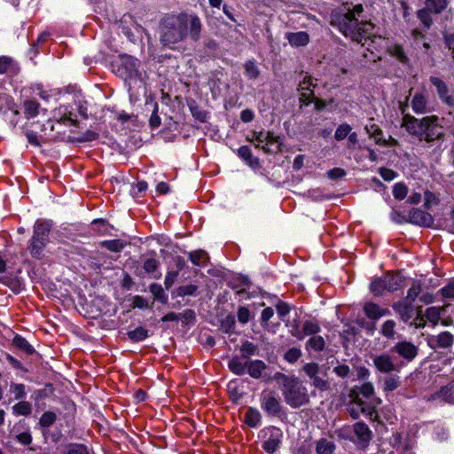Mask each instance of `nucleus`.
Returning a JSON list of instances; mask_svg holds the SVG:
<instances>
[{
	"label": "nucleus",
	"mask_w": 454,
	"mask_h": 454,
	"mask_svg": "<svg viewBox=\"0 0 454 454\" xmlns=\"http://www.w3.org/2000/svg\"><path fill=\"white\" fill-rule=\"evenodd\" d=\"M390 353L397 354L403 361L412 362L419 355V348L408 340L396 342L391 348Z\"/></svg>",
	"instance_id": "10"
},
{
	"label": "nucleus",
	"mask_w": 454,
	"mask_h": 454,
	"mask_svg": "<svg viewBox=\"0 0 454 454\" xmlns=\"http://www.w3.org/2000/svg\"><path fill=\"white\" fill-rule=\"evenodd\" d=\"M189 259L194 265L204 267L206 266L207 254L203 250H196L189 253Z\"/></svg>",
	"instance_id": "42"
},
{
	"label": "nucleus",
	"mask_w": 454,
	"mask_h": 454,
	"mask_svg": "<svg viewBox=\"0 0 454 454\" xmlns=\"http://www.w3.org/2000/svg\"><path fill=\"white\" fill-rule=\"evenodd\" d=\"M364 406L365 404L348 403L347 411L352 419H356L361 414H364Z\"/></svg>",
	"instance_id": "57"
},
{
	"label": "nucleus",
	"mask_w": 454,
	"mask_h": 454,
	"mask_svg": "<svg viewBox=\"0 0 454 454\" xmlns=\"http://www.w3.org/2000/svg\"><path fill=\"white\" fill-rule=\"evenodd\" d=\"M273 379L282 386L285 401L292 408L297 409L309 403L308 389L298 378L276 372Z\"/></svg>",
	"instance_id": "4"
},
{
	"label": "nucleus",
	"mask_w": 454,
	"mask_h": 454,
	"mask_svg": "<svg viewBox=\"0 0 454 454\" xmlns=\"http://www.w3.org/2000/svg\"><path fill=\"white\" fill-rule=\"evenodd\" d=\"M431 13H433V12L427 7L419 9L417 12V18L420 20L424 27L427 29H429L434 23Z\"/></svg>",
	"instance_id": "38"
},
{
	"label": "nucleus",
	"mask_w": 454,
	"mask_h": 454,
	"mask_svg": "<svg viewBox=\"0 0 454 454\" xmlns=\"http://www.w3.org/2000/svg\"><path fill=\"white\" fill-rule=\"evenodd\" d=\"M301 356V351L297 348H289L285 354V359L289 363H295Z\"/></svg>",
	"instance_id": "64"
},
{
	"label": "nucleus",
	"mask_w": 454,
	"mask_h": 454,
	"mask_svg": "<svg viewBox=\"0 0 454 454\" xmlns=\"http://www.w3.org/2000/svg\"><path fill=\"white\" fill-rule=\"evenodd\" d=\"M454 343V337L453 335L445 331L442 332L436 336H432L429 340V345L433 348H449L452 347Z\"/></svg>",
	"instance_id": "14"
},
{
	"label": "nucleus",
	"mask_w": 454,
	"mask_h": 454,
	"mask_svg": "<svg viewBox=\"0 0 454 454\" xmlns=\"http://www.w3.org/2000/svg\"><path fill=\"white\" fill-rule=\"evenodd\" d=\"M48 128L50 131H53L54 126L50 120L45 124L31 122L26 129L25 135L31 145L40 146L42 140L51 138V134L47 132Z\"/></svg>",
	"instance_id": "7"
},
{
	"label": "nucleus",
	"mask_w": 454,
	"mask_h": 454,
	"mask_svg": "<svg viewBox=\"0 0 454 454\" xmlns=\"http://www.w3.org/2000/svg\"><path fill=\"white\" fill-rule=\"evenodd\" d=\"M249 359L242 356H234L228 362V367L236 375H243L247 372Z\"/></svg>",
	"instance_id": "17"
},
{
	"label": "nucleus",
	"mask_w": 454,
	"mask_h": 454,
	"mask_svg": "<svg viewBox=\"0 0 454 454\" xmlns=\"http://www.w3.org/2000/svg\"><path fill=\"white\" fill-rule=\"evenodd\" d=\"M319 369V364L315 362L307 363L302 367V371L309 378L314 377L316 374H318Z\"/></svg>",
	"instance_id": "62"
},
{
	"label": "nucleus",
	"mask_w": 454,
	"mask_h": 454,
	"mask_svg": "<svg viewBox=\"0 0 454 454\" xmlns=\"http://www.w3.org/2000/svg\"><path fill=\"white\" fill-rule=\"evenodd\" d=\"M262 150L268 154L281 153V143L279 137L275 136L273 132H266L265 145H262Z\"/></svg>",
	"instance_id": "19"
},
{
	"label": "nucleus",
	"mask_w": 454,
	"mask_h": 454,
	"mask_svg": "<svg viewBox=\"0 0 454 454\" xmlns=\"http://www.w3.org/2000/svg\"><path fill=\"white\" fill-rule=\"evenodd\" d=\"M57 415L53 411H45L39 419L42 427H49L55 423Z\"/></svg>",
	"instance_id": "54"
},
{
	"label": "nucleus",
	"mask_w": 454,
	"mask_h": 454,
	"mask_svg": "<svg viewBox=\"0 0 454 454\" xmlns=\"http://www.w3.org/2000/svg\"><path fill=\"white\" fill-rule=\"evenodd\" d=\"M335 450V444L325 438L320 439L317 443L316 451L317 454H332Z\"/></svg>",
	"instance_id": "43"
},
{
	"label": "nucleus",
	"mask_w": 454,
	"mask_h": 454,
	"mask_svg": "<svg viewBox=\"0 0 454 454\" xmlns=\"http://www.w3.org/2000/svg\"><path fill=\"white\" fill-rule=\"evenodd\" d=\"M12 412L17 416H28L32 413V405L27 401H20L12 406Z\"/></svg>",
	"instance_id": "41"
},
{
	"label": "nucleus",
	"mask_w": 454,
	"mask_h": 454,
	"mask_svg": "<svg viewBox=\"0 0 454 454\" xmlns=\"http://www.w3.org/2000/svg\"><path fill=\"white\" fill-rule=\"evenodd\" d=\"M364 312L366 317L373 321L380 319L381 317L390 314L388 309H381L378 304L369 301L364 305Z\"/></svg>",
	"instance_id": "20"
},
{
	"label": "nucleus",
	"mask_w": 454,
	"mask_h": 454,
	"mask_svg": "<svg viewBox=\"0 0 454 454\" xmlns=\"http://www.w3.org/2000/svg\"><path fill=\"white\" fill-rule=\"evenodd\" d=\"M421 284L419 281H413L412 286L409 288L407 292L406 301L407 302L412 304V302L419 297L421 293Z\"/></svg>",
	"instance_id": "48"
},
{
	"label": "nucleus",
	"mask_w": 454,
	"mask_h": 454,
	"mask_svg": "<svg viewBox=\"0 0 454 454\" xmlns=\"http://www.w3.org/2000/svg\"><path fill=\"white\" fill-rule=\"evenodd\" d=\"M370 290L373 295L381 296L386 291L388 292V287L386 280L381 277L376 278L371 282Z\"/></svg>",
	"instance_id": "34"
},
{
	"label": "nucleus",
	"mask_w": 454,
	"mask_h": 454,
	"mask_svg": "<svg viewBox=\"0 0 454 454\" xmlns=\"http://www.w3.org/2000/svg\"><path fill=\"white\" fill-rule=\"evenodd\" d=\"M235 325L236 320L233 315H228L221 321V329L226 333H234Z\"/></svg>",
	"instance_id": "52"
},
{
	"label": "nucleus",
	"mask_w": 454,
	"mask_h": 454,
	"mask_svg": "<svg viewBox=\"0 0 454 454\" xmlns=\"http://www.w3.org/2000/svg\"><path fill=\"white\" fill-rule=\"evenodd\" d=\"M392 308L395 312L399 315L400 319L404 323L409 322L413 317L414 311L412 304L405 301L395 302Z\"/></svg>",
	"instance_id": "16"
},
{
	"label": "nucleus",
	"mask_w": 454,
	"mask_h": 454,
	"mask_svg": "<svg viewBox=\"0 0 454 454\" xmlns=\"http://www.w3.org/2000/svg\"><path fill=\"white\" fill-rule=\"evenodd\" d=\"M140 60L130 55H121L115 73L118 76L128 80H141L142 72L140 71Z\"/></svg>",
	"instance_id": "6"
},
{
	"label": "nucleus",
	"mask_w": 454,
	"mask_h": 454,
	"mask_svg": "<svg viewBox=\"0 0 454 454\" xmlns=\"http://www.w3.org/2000/svg\"><path fill=\"white\" fill-rule=\"evenodd\" d=\"M409 222L424 227H430L434 223L433 216L419 208H413L409 213Z\"/></svg>",
	"instance_id": "13"
},
{
	"label": "nucleus",
	"mask_w": 454,
	"mask_h": 454,
	"mask_svg": "<svg viewBox=\"0 0 454 454\" xmlns=\"http://www.w3.org/2000/svg\"><path fill=\"white\" fill-rule=\"evenodd\" d=\"M262 420V415L258 410L249 407L245 413V423L250 427H257Z\"/></svg>",
	"instance_id": "31"
},
{
	"label": "nucleus",
	"mask_w": 454,
	"mask_h": 454,
	"mask_svg": "<svg viewBox=\"0 0 454 454\" xmlns=\"http://www.w3.org/2000/svg\"><path fill=\"white\" fill-rule=\"evenodd\" d=\"M372 362L375 368L381 373L390 374L393 372L399 371L400 365L395 363L394 358L389 353L374 356Z\"/></svg>",
	"instance_id": "11"
},
{
	"label": "nucleus",
	"mask_w": 454,
	"mask_h": 454,
	"mask_svg": "<svg viewBox=\"0 0 454 454\" xmlns=\"http://www.w3.org/2000/svg\"><path fill=\"white\" fill-rule=\"evenodd\" d=\"M266 368H267V365L262 360L249 359L247 372L253 379H260L262 377V373Z\"/></svg>",
	"instance_id": "25"
},
{
	"label": "nucleus",
	"mask_w": 454,
	"mask_h": 454,
	"mask_svg": "<svg viewBox=\"0 0 454 454\" xmlns=\"http://www.w3.org/2000/svg\"><path fill=\"white\" fill-rule=\"evenodd\" d=\"M387 53L395 58L402 64H408L409 58L407 57L402 45L395 43L387 48Z\"/></svg>",
	"instance_id": "33"
},
{
	"label": "nucleus",
	"mask_w": 454,
	"mask_h": 454,
	"mask_svg": "<svg viewBox=\"0 0 454 454\" xmlns=\"http://www.w3.org/2000/svg\"><path fill=\"white\" fill-rule=\"evenodd\" d=\"M60 117L58 122L63 123V124H69L73 126L78 125V121L75 118H73V113L71 111H68L67 107H60L59 109Z\"/></svg>",
	"instance_id": "44"
},
{
	"label": "nucleus",
	"mask_w": 454,
	"mask_h": 454,
	"mask_svg": "<svg viewBox=\"0 0 454 454\" xmlns=\"http://www.w3.org/2000/svg\"><path fill=\"white\" fill-rule=\"evenodd\" d=\"M151 103L153 106V113L151 114L149 122H150V126L153 129H156V128L160 127V125L161 123L160 118V116L158 114L159 105H158L157 102H153V100L151 101Z\"/></svg>",
	"instance_id": "61"
},
{
	"label": "nucleus",
	"mask_w": 454,
	"mask_h": 454,
	"mask_svg": "<svg viewBox=\"0 0 454 454\" xmlns=\"http://www.w3.org/2000/svg\"><path fill=\"white\" fill-rule=\"evenodd\" d=\"M382 278L387 284L388 292H395L404 286L405 278L400 272L388 270Z\"/></svg>",
	"instance_id": "15"
},
{
	"label": "nucleus",
	"mask_w": 454,
	"mask_h": 454,
	"mask_svg": "<svg viewBox=\"0 0 454 454\" xmlns=\"http://www.w3.org/2000/svg\"><path fill=\"white\" fill-rule=\"evenodd\" d=\"M18 71L19 67L12 58L7 56L0 57V74L13 75Z\"/></svg>",
	"instance_id": "29"
},
{
	"label": "nucleus",
	"mask_w": 454,
	"mask_h": 454,
	"mask_svg": "<svg viewBox=\"0 0 454 454\" xmlns=\"http://www.w3.org/2000/svg\"><path fill=\"white\" fill-rule=\"evenodd\" d=\"M149 290L153 295L154 300H156L157 301L160 302L163 305L168 303V297L165 294V291L160 285L157 283H153L149 286Z\"/></svg>",
	"instance_id": "36"
},
{
	"label": "nucleus",
	"mask_w": 454,
	"mask_h": 454,
	"mask_svg": "<svg viewBox=\"0 0 454 454\" xmlns=\"http://www.w3.org/2000/svg\"><path fill=\"white\" fill-rule=\"evenodd\" d=\"M321 332V327L317 320L311 319V320H305L302 322L301 325V333L304 335V338L306 336H315L317 335Z\"/></svg>",
	"instance_id": "30"
},
{
	"label": "nucleus",
	"mask_w": 454,
	"mask_h": 454,
	"mask_svg": "<svg viewBox=\"0 0 454 454\" xmlns=\"http://www.w3.org/2000/svg\"><path fill=\"white\" fill-rule=\"evenodd\" d=\"M9 392L11 395H13V399H23L27 395L26 386L22 383L12 382Z\"/></svg>",
	"instance_id": "45"
},
{
	"label": "nucleus",
	"mask_w": 454,
	"mask_h": 454,
	"mask_svg": "<svg viewBox=\"0 0 454 454\" xmlns=\"http://www.w3.org/2000/svg\"><path fill=\"white\" fill-rule=\"evenodd\" d=\"M203 24L195 13L169 12L164 14L159 22V40L163 47L175 49V45L190 37L192 42L201 38Z\"/></svg>",
	"instance_id": "1"
},
{
	"label": "nucleus",
	"mask_w": 454,
	"mask_h": 454,
	"mask_svg": "<svg viewBox=\"0 0 454 454\" xmlns=\"http://www.w3.org/2000/svg\"><path fill=\"white\" fill-rule=\"evenodd\" d=\"M238 155L253 168H256L260 165L258 158L253 156L252 151L247 145L240 146L238 149Z\"/></svg>",
	"instance_id": "28"
},
{
	"label": "nucleus",
	"mask_w": 454,
	"mask_h": 454,
	"mask_svg": "<svg viewBox=\"0 0 454 454\" xmlns=\"http://www.w3.org/2000/svg\"><path fill=\"white\" fill-rule=\"evenodd\" d=\"M240 352L242 356L249 359L251 356H254L258 353V348L253 342L246 340L240 347Z\"/></svg>",
	"instance_id": "47"
},
{
	"label": "nucleus",
	"mask_w": 454,
	"mask_h": 454,
	"mask_svg": "<svg viewBox=\"0 0 454 454\" xmlns=\"http://www.w3.org/2000/svg\"><path fill=\"white\" fill-rule=\"evenodd\" d=\"M198 290V286L195 285H188V286H182L176 288V294L177 296L184 297V296H192L196 294Z\"/></svg>",
	"instance_id": "58"
},
{
	"label": "nucleus",
	"mask_w": 454,
	"mask_h": 454,
	"mask_svg": "<svg viewBox=\"0 0 454 454\" xmlns=\"http://www.w3.org/2000/svg\"><path fill=\"white\" fill-rule=\"evenodd\" d=\"M412 90H413V89L411 88L410 90H409V96H407L405 98L404 101H399L398 102V108H399V111H400L401 114H402L401 127L405 129L406 131H407L408 125H411L410 123V121H408L409 118H416L415 116H413L411 114L407 113V110H408V107H409V100H410V98L411 96Z\"/></svg>",
	"instance_id": "26"
},
{
	"label": "nucleus",
	"mask_w": 454,
	"mask_h": 454,
	"mask_svg": "<svg viewBox=\"0 0 454 454\" xmlns=\"http://www.w3.org/2000/svg\"><path fill=\"white\" fill-rule=\"evenodd\" d=\"M190 111L193 118L200 122H206L207 121V112L202 109L200 106L194 103L189 106Z\"/></svg>",
	"instance_id": "49"
},
{
	"label": "nucleus",
	"mask_w": 454,
	"mask_h": 454,
	"mask_svg": "<svg viewBox=\"0 0 454 454\" xmlns=\"http://www.w3.org/2000/svg\"><path fill=\"white\" fill-rule=\"evenodd\" d=\"M449 0H426V7L434 14L442 13L449 5Z\"/></svg>",
	"instance_id": "37"
},
{
	"label": "nucleus",
	"mask_w": 454,
	"mask_h": 454,
	"mask_svg": "<svg viewBox=\"0 0 454 454\" xmlns=\"http://www.w3.org/2000/svg\"><path fill=\"white\" fill-rule=\"evenodd\" d=\"M160 262L155 258H148L144 262L143 269L146 273H153L158 270Z\"/></svg>",
	"instance_id": "63"
},
{
	"label": "nucleus",
	"mask_w": 454,
	"mask_h": 454,
	"mask_svg": "<svg viewBox=\"0 0 454 454\" xmlns=\"http://www.w3.org/2000/svg\"><path fill=\"white\" fill-rule=\"evenodd\" d=\"M23 114L27 119L36 117L41 110V106L35 98H27L22 103Z\"/></svg>",
	"instance_id": "23"
},
{
	"label": "nucleus",
	"mask_w": 454,
	"mask_h": 454,
	"mask_svg": "<svg viewBox=\"0 0 454 454\" xmlns=\"http://www.w3.org/2000/svg\"><path fill=\"white\" fill-rule=\"evenodd\" d=\"M366 133L370 137L373 138L377 145L383 142V132L382 129L375 123L365 126Z\"/></svg>",
	"instance_id": "39"
},
{
	"label": "nucleus",
	"mask_w": 454,
	"mask_h": 454,
	"mask_svg": "<svg viewBox=\"0 0 454 454\" xmlns=\"http://www.w3.org/2000/svg\"><path fill=\"white\" fill-rule=\"evenodd\" d=\"M262 433L264 439L262 445V449L268 454H274L280 447L283 432L280 428L271 426L266 427Z\"/></svg>",
	"instance_id": "8"
},
{
	"label": "nucleus",
	"mask_w": 454,
	"mask_h": 454,
	"mask_svg": "<svg viewBox=\"0 0 454 454\" xmlns=\"http://www.w3.org/2000/svg\"><path fill=\"white\" fill-rule=\"evenodd\" d=\"M411 106L416 114H424L429 112L427 98L423 92H417L411 99Z\"/></svg>",
	"instance_id": "18"
},
{
	"label": "nucleus",
	"mask_w": 454,
	"mask_h": 454,
	"mask_svg": "<svg viewBox=\"0 0 454 454\" xmlns=\"http://www.w3.org/2000/svg\"><path fill=\"white\" fill-rule=\"evenodd\" d=\"M407 192H408V188L404 184L397 183L394 185L393 195L396 200H403L406 197Z\"/></svg>",
	"instance_id": "59"
},
{
	"label": "nucleus",
	"mask_w": 454,
	"mask_h": 454,
	"mask_svg": "<svg viewBox=\"0 0 454 454\" xmlns=\"http://www.w3.org/2000/svg\"><path fill=\"white\" fill-rule=\"evenodd\" d=\"M51 228L52 223L50 221L35 222L33 235L27 246V250L33 258L41 260L45 256V248L50 242L49 235Z\"/></svg>",
	"instance_id": "5"
},
{
	"label": "nucleus",
	"mask_w": 454,
	"mask_h": 454,
	"mask_svg": "<svg viewBox=\"0 0 454 454\" xmlns=\"http://www.w3.org/2000/svg\"><path fill=\"white\" fill-rule=\"evenodd\" d=\"M100 246L112 252H120L123 249L124 244L121 239H112L102 241Z\"/></svg>",
	"instance_id": "50"
},
{
	"label": "nucleus",
	"mask_w": 454,
	"mask_h": 454,
	"mask_svg": "<svg viewBox=\"0 0 454 454\" xmlns=\"http://www.w3.org/2000/svg\"><path fill=\"white\" fill-rule=\"evenodd\" d=\"M261 407L267 415L271 417L279 416L282 406L279 398L275 392L263 391L261 395Z\"/></svg>",
	"instance_id": "9"
},
{
	"label": "nucleus",
	"mask_w": 454,
	"mask_h": 454,
	"mask_svg": "<svg viewBox=\"0 0 454 454\" xmlns=\"http://www.w3.org/2000/svg\"><path fill=\"white\" fill-rule=\"evenodd\" d=\"M12 345L26 355H33L35 353V349L28 343V341L19 334L15 335L13 338Z\"/></svg>",
	"instance_id": "32"
},
{
	"label": "nucleus",
	"mask_w": 454,
	"mask_h": 454,
	"mask_svg": "<svg viewBox=\"0 0 454 454\" xmlns=\"http://www.w3.org/2000/svg\"><path fill=\"white\" fill-rule=\"evenodd\" d=\"M127 335L131 341L138 342L148 337V330L143 326H138L134 330L129 331Z\"/></svg>",
	"instance_id": "40"
},
{
	"label": "nucleus",
	"mask_w": 454,
	"mask_h": 454,
	"mask_svg": "<svg viewBox=\"0 0 454 454\" xmlns=\"http://www.w3.org/2000/svg\"><path fill=\"white\" fill-rule=\"evenodd\" d=\"M442 309L438 307H430L427 308L425 312V317L433 323L434 325H437L438 321L441 317V311Z\"/></svg>",
	"instance_id": "51"
},
{
	"label": "nucleus",
	"mask_w": 454,
	"mask_h": 454,
	"mask_svg": "<svg viewBox=\"0 0 454 454\" xmlns=\"http://www.w3.org/2000/svg\"><path fill=\"white\" fill-rule=\"evenodd\" d=\"M245 74L250 80H255L260 75V70L256 66L254 60H248L244 65Z\"/></svg>",
	"instance_id": "46"
},
{
	"label": "nucleus",
	"mask_w": 454,
	"mask_h": 454,
	"mask_svg": "<svg viewBox=\"0 0 454 454\" xmlns=\"http://www.w3.org/2000/svg\"><path fill=\"white\" fill-rule=\"evenodd\" d=\"M325 346L326 342L325 338L317 334L309 338L305 343V349L309 354L321 353L325 350Z\"/></svg>",
	"instance_id": "21"
},
{
	"label": "nucleus",
	"mask_w": 454,
	"mask_h": 454,
	"mask_svg": "<svg viewBox=\"0 0 454 454\" xmlns=\"http://www.w3.org/2000/svg\"><path fill=\"white\" fill-rule=\"evenodd\" d=\"M309 379L311 380V385L321 391H325L330 388V382L321 378L318 374Z\"/></svg>",
	"instance_id": "55"
},
{
	"label": "nucleus",
	"mask_w": 454,
	"mask_h": 454,
	"mask_svg": "<svg viewBox=\"0 0 454 454\" xmlns=\"http://www.w3.org/2000/svg\"><path fill=\"white\" fill-rule=\"evenodd\" d=\"M330 25L336 27L345 37H349L359 43L363 40L370 38L373 29L372 22H359L352 12H342L341 11H333L331 12Z\"/></svg>",
	"instance_id": "3"
},
{
	"label": "nucleus",
	"mask_w": 454,
	"mask_h": 454,
	"mask_svg": "<svg viewBox=\"0 0 454 454\" xmlns=\"http://www.w3.org/2000/svg\"><path fill=\"white\" fill-rule=\"evenodd\" d=\"M12 111L15 116L20 114V111L14 102L13 98L7 93L0 94V111L5 113L6 111Z\"/></svg>",
	"instance_id": "27"
},
{
	"label": "nucleus",
	"mask_w": 454,
	"mask_h": 454,
	"mask_svg": "<svg viewBox=\"0 0 454 454\" xmlns=\"http://www.w3.org/2000/svg\"><path fill=\"white\" fill-rule=\"evenodd\" d=\"M396 324L393 319L386 320L380 328V334L387 340H395L396 335Z\"/></svg>",
	"instance_id": "35"
},
{
	"label": "nucleus",
	"mask_w": 454,
	"mask_h": 454,
	"mask_svg": "<svg viewBox=\"0 0 454 454\" xmlns=\"http://www.w3.org/2000/svg\"><path fill=\"white\" fill-rule=\"evenodd\" d=\"M353 427L355 434L361 442L367 444L372 440V433L364 422H356Z\"/></svg>",
	"instance_id": "24"
},
{
	"label": "nucleus",
	"mask_w": 454,
	"mask_h": 454,
	"mask_svg": "<svg viewBox=\"0 0 454 454\" xmlns=\"http://www.w3.org/2000/svg\"><path fill=\"white\" fill-rule=\"evenodd\" d=\"M351 131V126L349 124L344 123L340 124L335 131L334 137L336 140L340 141L348 137V135Z\"/></svg>",
	"instance_id": "60"
},
{
	"label": "nucleus",
	"mask_w": 454,
	"mask_h": 454,
	"mask_svg": "<svg viewBox=\"0 0 454 454\" xmlns=\"http://www.w3.org/2000/svg\"><path fill=\"white\" fill-rule=\"evenodd\" d=\"M333 372L341 379H347L352 375V372L348 365L345 364H340L338 362V364L333 367Z\"/></svg>",
	"instance_id": "56"
},
{
	"label": "nucleus",
	"mask_w": 454,
	"mask_h": 454,
	"mask_svg": "<svg viewBox=\"0 0 454 454\" xmlns=\"http://www.w3.org/2000/svg\"><path fill=\"white\" fill-rule=\"evenodd\" d=\"M429 82L435 87L437 95L441 101L449 106H453L454 98L450 95V90L447 83L436 76H430Z\"/></svg>",
	"instance_id": "12"
},
{
	"label": "nucleus",
	"mask_w": 454,
	"mask_h": 454,
	"mask_svg": "<svg viewBox=\"0 0 454 454\" xmlns=\"http://www.w3.org/2000/svg\"><path fill=\"white\" fill-rule=\"evenodd\" d=\"M286 38L293 47L305 46L309 43V35L305 31L288 32L286 34Z\"/></svg>",
	"instance_id": "22"
},
{
	"label": "nucleus",
	"mask_w": 454,
	"mask_h": 454,
	"mask_svg": "<svg viewBox=\"0 0 454 454\" xmlns=\"http://www.w3.org/2000/svg\"><path fill=\"white\" fill-rule=\"evenodd\" d=\"M411 124L407 127V132L420 142H426L428 145H436L441 149V145L446 138L443 126L439 122L437 115H427L422 118H409Z\"/></svg>",
	"instance_id": "2"
},
{
	"label": "nucleus",
	"mask_w": 454,
	"mask_h": 454,
	"mask_svg": "<svg viewBox=\"0 0 454 454\" xmlns=\"http://www.w3.org/2000/svg\"><path fill=\"white\" fill-rule=\"evenodd\" d=\"M400 385L399 377L396 375H388L384 379V391L390 392L395 390Z\"/></svg>",
	"instance_id": "53"
}]
</instances>
